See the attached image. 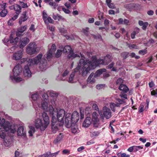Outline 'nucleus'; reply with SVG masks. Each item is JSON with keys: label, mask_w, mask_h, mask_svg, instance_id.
I'll list each match as a JSON object with an SVG mask.
<instances>
[{"label": "nucleus", "mask_w": 157, "mask_h": 157, "mask_svg": "<svg viewBox=\"0 0 157 157\" xmlns=\"http://www.w3.org/2000/svg\"><path fill=\"white\" fill-rule=\"evenodd\" d=\"M119 88L120 90L122 91L120 95L121 98H122V99L124 100V99H127V95L125 93L129 90L128 87L124 84H121Z\"/></svg>", "instance_id": "13"}, {"label": "nucleus", "mask_w": 157, "mask_h": 157, "mask_svg": "<svg viewBox=\"0 0 157 157\" xmlns=\"http://www.w3.org/2000/svg\"><path fill=\"white\" fill-rule=\"evenodd\" d=\"M112 57L111 55L109 54L107 55L104 58L105 64V65L108 64L112 60Z\"/></svg>", "instance_id": "28"}, {"label": "nucleus", "mask_w": 157, "mask_h": 157, "mask_svg": "<svg viewBox=\"0 0 157 157\" xmlns=\"http://www.w3.org/2000/svg\"><path fill=\"white\" fill-rule=\"evenodd\" d=\"M42 15L43 20L44 21L48 17L47 14L45 12V11H43Z\"/></svg>", "instance_id": "48"}, {"label": "nucleus", "mask_w": 157, "mask_h": 157, "mask_svg": "<svg viewBox=\"0 0 157 157\" xmlns=\"http://www.w3.org/2000/svg\"><path fill=\"white\" fill-rule=\"evenodd\" d=\"M83 64H82L81 65H80L79 62V63L78 64V67H77L76 68L74 69V71L73 72H75V74L77 75V73H78V71L79 70V72H80V71L82 72V75L83 76H85L86 75H83L82 74L83 71V66L84 65H83Z\"/></svg>", "instance_id": "22"}, {"label": "nucleus", "mask_w": 157, "mask_h": 157, "mask_svg": "<svg viewBox=\"0 0 157 157\" xmlns=\"http://www.w3.org/2000/svg\"><path fill=\"white\" fill-rule=\"evenodd\" d=\"M96 78H97L96 77H94V73H92L87 78V82L88 83H93L95 82Z\"/></svg>", "instance_id": "24"}, {"label": "nucleus", "mask_w": 157, "mask_h": 157, "mask_svg": "<svg viewBox=\"0 0 157 157\" xmlns=\"http://www.w3.org/2000/svg\"><path fill=\"white\" fill-rule=\"evenodd\" d=\"M24 107L23 105L21 104V103L18 101L16 102V104H13L12 108L15 110H18L20 109H22Z\"/></svg>", "instance_id": "27"}, {"label": "nucleus", "mask_w": 157, "mask_h": 157, "mask_svg": "<svg viewBox=\"0 0 157 157\" xmlns=\"http://www.w3.org/2000/svg\"><path fill=\"white\" fill-rule=\"evenodd\" d=\"M62 9L63 11V12H64L66 13L69 14L70 12V10H69L68 9H67L64 8L62 7Z\"/></svg>", "instance_id": "59"}, {"label": "nucleus", "mask_w": 157, "mask_h": 157, "mask_svg": "<svg viewBox=\"0 0 157 157\" xmlns=\"http://www.w3.org/2000/svg\"><path fill=\"white\" fill-rule=\"evenodd\" d=\"M71 115V122L72 123H76L78 122L79 119V115L78 112L76 111H74L73 112L72 114Z\"/></svg>", "instance_id": "18"}, {"label": "nucleus", "mask_w": 157, "mask_h": 157, "mask_svg": "<svg viewBox=\"0 0 157 157\" xmlns=\"http://www.w3.org/2000/svg\"><path fill=\"white\" fill-rule=\"evenodd\" d=\"M17 132L18 136H24L25 134V132L24 130V128L23 126H21L19 127L18 129Z\"/></svg>", "instance_id": "31"}, {"label": "nucleus", "mask_w": 157, "mask_h": 157, "mask_svg": "<svg viewBox=\"0 0 157 157\" xmlns=\"http://www.w3.org/2000/svg\"><path fill=\"white\" fill-rule=\"evenodd\" d=\"M147 52V50L146 49L140 50L139 51V54L142 55H144V54H146Z\"/></svg>", "instance_id": "53"}, {"label": "nucleus", "mask_w": 157, "mask_h": 157, "mask_svg": "<svg viewBox=\"0 0 157 157\" xmlns=\"http://www.w3.org/2000/svg\"><path fill=\"white\" fill-rule=\"evenodd\" d=\"M29 41V40L27 37L20 38V40L19 43L20 47L21 48H23Z\"/></svg>", "instance_id": "20"}, {"label": "nucleus", "mask_w": 157, "mask_h": 157, "mask_svg": "<svg viewBox=\"0 0 157 157\" xmlns=\"http://www.w3.org/2000/svg\"><path fill=\"white\" fill-rule=\"evenodd\" d=\"M89 29L88 27H86L85 29H83V32L87 36L88 35L89 33Z\"/></svg>", "instance_id": "46"}, {"label": "nucleus", "mask_w": 157, "mask_h": 157, "mask_svg": "<svg viewBox=\"0 0 157 157\" xmlns=\"http://www.w3.org/2000/svg\"><path fill=\"white\" fill-rule=\"evenodd\" d=\"M19 3L23 8H26L28 7L27 4L24 3L23 2H20Z\"/></svg>", "instance_id": "50"}, {"label": "nucleus", "mask_w": 157, "mask_h": 157, "mask_svg": "<svg viewBox=\"0 0 157 157\" xmlns=\"http://www.w3.org/2000/svg\"><path fill=\"white\" fill-rule=\"evenodd\" d=\"M23 75L26 78H30L32 76V73L28 66H25L23 70Z\"/></svg>", "instance_id": "19"}, {"label": "nucleus", "mask_w": 157, "mask_h": 157, "mask_svg": "<svg viewBox=\"0 0 157 157\" xmlns=\"http://www.w3.org/2000/svg\"><path fill=\"white\" fill-rule=\"evenodd\" d=\"M62 48H63V51L64 53H69L68 55V59L71 58L73 59L76 57H79V55L77 54H74L73 50H71V47L69 45H67L63 48L62 46Z\"/></svg>", "instance_id": "10"}, {"label": "nucleus", "mask_w": 157, "mask_h": 157, "mask_svg": "<svg viewBox=\"0 0 157 157\" xmlns=\"http://www.w3.org/2000/svg\"><path fill=\"white\" fill-rule=\"evenodd\" d=\"M91 118L87 117L83 123V126L85 127H88L90 125L92 122Z\"/></svg>", "instance_id": "26"}, {"label": "nucleus", "mask_w": 157, "mask_h": 157, "mask_svg": "<svg viewBox=\"0 0 157 157\" xmlns=\"http://www.w3.org/2000/svg\"><path fill=\"white\" fill-rule=\"evenodd\" d=\"M109 21L108 20L106 19L104 22V24L106 27H108L109 24Z\"/></svg>", "instance_id": "49"}, {"label": "nucleus", "mask_w": 157, "mask_h": 157, "mask_svg": "<svg viewBox=\"0 0 157 157\" xmlns=\"http://www.w3.org/2000/svg\"><path fill=\"white\" fill-rule=\"evenodd\" d=\"M26 11L23 12L19 18V23L20 25L23 22L25 21L28 19L29 17L26 15Z\"/></svg>", "instance_id": "25"}, {"label": "nucleus", "mask_w": 157, "mask_h": 157, "mask_svg": "<svg viewBox=\"0 0 157 157\" xmlns=\"http://www.w3.org/2000/svg\"><path fill=\"white\" fill-rule=\"evenodd\" d=\"M99 115L96 112H93L92 114V121L98 119V117Z\"/></svg>", "instance_id": "40"}, {"label": "nucleus", "mask_w": 157, "mask_h": 157, "mask_svg": "<svg viewBox=\"0 0 157 157\" xmlns=\"http://www.w3.org/2000/svg\"><path fill=\"white\" fill-rule=\"evenodd\" d=\"M78 77L77 75L75 74V72H72L67 81L69 83H74L77 82L78 80Z\"/></svg>", "instance_id": "17"}, {"label": "nucleus", "mask_w": 157, "mask_h": 157, "mask_svg": "<svg viewBox=\"0 0 157 157\" xmlns=\"http://www.w3.org/2000/svg\"><path fill=\"white\" fill-rule=\"evenodd\" d=\"M69 71L67 70H65L63 73L62 75V77H65L66 76H67V75Z\"/></svg>", "instance_id": "64"}, {"label": "nucleus", "mask_w": 157, "mask_h": 157, "mask_svg": "<svg viewBox=\"0 0 157 157\" xmlns=\"http://www.w3.org/2000/svg\"><path fill=\"white\" fill-rule=\"evenodd\" d=\"M43 121L40 118L36 119L35 121V126L37 128L39 129L41 131H44L47 128L49 124V118L47 114L44 112L42 114Z\"/></svg>", "instance_id": "5"}, {"label": "nucleus", "mask_w": 157, "mask_h": 157, "mask_svg": "<svg viewBox=\"0 0 157 157\" xmlns=\"http://www.w3.org/2000/svg\"><path fill=\"white\" fill-rule=\"evenodd\" d=\"M123 80L122 78H119L117 80L116 82V83L117 84L121 85V84L123 82Z\"/></svg>", "instance_id": "56"}, {"label": "nucleus", "mask_w": 157, "mask_h": 157, "mask_svg": "<svg viewBox=\"0 0 157 157\" xmlns=\"http://www.w3.org/2000/svg\"><path fill=\"white\" fill-rule=\"evenodd\" d=\"M130 56L132 57H135L136 59H139L140 57L139 56H136L135 53L134 52H132L131 53Z\"/></svg>", "instance_id": "61"}, {"label": "nucleus", "mask_w": 157, "mask_h": 157, "mask_svg": "<svg viewBox=\"0 0 157 157\" xmlns=\"http://www.w3.org/2000/svg\"><path fill=\"white\" fill-rule=\"evenodd\" d=\"M82 62V64L84 65L82 73L83 75H86L90 70L94 69L99 64L106 65L105 64L104 59L99 58L97 59L96 56H92L90 61L86 60V61L84 59H81L79 60L80 65H81Z\"/></svg>", "instance_id": "3"}, {"label": "nucleus", "mask_w": 157, "mask_h": 157, "mask_svg": "<svg viewBox=\"0 0 157 157\" xmlns=\"http://www.w3.org/2000/svg\"><path fill=\"white\" fill-rule=\"evenodd\" d=\"M30 130L29 131V135L30 136H33V134L34 132L35 129L34 127L31 126L30 127Z\"/></svg>", "instance_id": "38"}, {"label": "nucleus", "mask_w": 157, "mask_h": 157, "mask_svg": "<svg viewBox=\"0 0 157 157\" xmlns=\"http://www.w3.org/2000/svg\"><path fill=\"white\" fill-rule=\"evenodd\" d=\"M42 96L43 99L40 100V102L39 103H33L34 107L35 109L38 107L40 108L45 112L48 111L49 112V107H48L49 103L48 96L47 94L44 93Z\"/></svg>", "instance_id": "7"}, {"label": "nucleus", "mask_w": 157, "mask_h": 157, "mask_svg": "<svg viewBox=\"0 0 157 157\" xmlns=\"http://www.w3.org/2000/svg\"><path fill=\"white\" fill-rule=\"evenodd\" d=\"M139 24L141 26H142V28L144 30H146L147 26L148 25L147 22H144L142 21H139L138 22Z\"/></svg>", "instance_id": "32"}, {"label": "nucleus", "mask_w": 157, "mask_h": 157, "mask_svg": "<svg viewBox=\"0 0 157 157\" xmlns=\"http://www.w3.org/2000/svg\"><path fill=\"white\" fill-rule=\"evenodd\" d=\"M139 29H136V31H133L131 34V37L132 39H134L135 38V36L136 34L139 32Z\"/></svg>", "instance_id": "34"}, {"label": "nucleus", "mask_w": 157, "mask_h": 157, "mask_svg": "<svg viewBox=\"0 0 157 157\" xmlns=\"http://www.w3.org/2000/svg\"><path fill=\"white\" fill-rule=\"evenodd\" d=\"M56 49V47L55 44H53L51 49L46 54V58L48 60L51 59L52 57V55Z\"/></svg>", "instance_id": "16"}, {"label": "nucleus", "mask_w": 157, "mask_h": 157, "mask_svg": "<svg viewBox=\"0 0 157 157\" xmlns=\"http://www.w3.org/2000/svg\"><path fill=\"white\" fill-rule=\"evenodd\" d=\"M42 156H43L42 157H51L50 152H47L42 155Z\"/></svg>", "instance_id": "55"}, {"label": "nucleus", "mask_w": 157, "mask_h": 157, "mask_svg": "<svg viewBox=\"0 0 157 157\" xmlns=\"http://www.w3.org/2000/svg\"><path fill=\"white\" fill-rule=\"evenodd\" d=\"M143 148V146H133L134 151L136 152Z\"/></svg>", "instance_id": "36"}, {"label": "nucleus", "mask_w": 157, "mask_h": 157, "mask_svg": "<svg viewBox=\"0 0 157 157\" xmlns=\"http://www.w3.org/2000/svg\"><path fill=\"white\" fill-rule=\"evenodd\" d=\"M10 9L11 10L13 9L16 11L11 18L13 21L14 20L17 18L19 14L21 12V7L18 4H15L10 7Z\"/></svg>", "instance_id": "11"}, {"label": "nucleus", "mask_w": 157, "mask_h": 157, "mask_svg": "<svg viewBox=\"0 0 157 157\" xmlns=\"http://www.w3.org/2000/svg\"><path fill=\"white\" fill-rule=\"evenodd\" d=\"M62 51H63L60 49L58 50L55 54V57L57 58L59 57L62 54Z\"/></svg>", "instance_id": "44"}, {"label": "nucleus", "mask_w": 157, "mask_h": 157, "mask_svg": "<svg viewBox=\"0 0 157 157\" xmlns=\"http://www.w3.org/2000/svg\"><path fill=\"white\" fill-rule=\"evenodd\" d=\"M48 111L50 114L52 116L51 128L52 132L54 133L58 130L59 127L62 126L63 124L64 119H65L66 115L67 113L66 114L64 109L57 110L56 118L54 116L56 112L51 105H49Z\"/></svg>", "instance_id": "2"}, {"label": "nucleus", "mask_w": 157, "mask_h": 157, "mask_svg": "<svg viewBox=\"0 0 157 157\" xmlns=\"http://www.w3.org/2000/svg\"><path fill=\"white\" fill-rule=\"evenodd\" d=\"M94 18H90L88 19V22L89 23H92L94 22Z\"/></svg>", "instance_id": "60"}, {"label": "nucleus", "mask_w": 157, "mask_h": 157, "mask_svg": "<svg viewBox=\"0 0 157 157\" xmlns=\"http://www.w3.org/2000/svg\"><path fill=\"white\" fill-rule=\"evenodd\" d=\"M94 123V125L95 127H98L99 125V119L93 121Z\"/></svg>", "instance_id": "45"}, {"label": "nucleus", "mask_w": 157, "mask_h": 157, "mask_svg": "<svg viewBox=\"0 0 157 157\" xmlns=\"http://www.w3.org/2000/svg\"><path fill=\"white\" fill-rule=\"evenodd\" d=\"M117 100L118 103L111 102L110 104V107L112 110L113 112H115L117 108L120 106L121 104L125 103L126 102V101L123 99H118Z\"/></svg>", "instance_id": "15"}, {"label": "nucleus", "mask_w": 157, "mask_h": 157, "mask_svg": "<svg viewBox=\"0 0 157 157\" xmlns=\"http://www.w3.org/2000/svg\"><path fill=\"white\" fill-rule=\"evenodd\" d=\"M49 5L51 6H53L54 9H55L58 6V4L55 2H50L49 3Z\"/></svg>", "instance_id": "47"}, {"label": "nucleus", "mask_w": 157, "mask_h": 157, "mask_svg": "<svg viewBox=\"0 0 157 157\" xmlns=\"http://www.w3.org/2000/svg\"><path fill=\"white\" fill-rule=\"evenodd\" d=\"M52 17L55 20H58L59 21L61 19H62V17L58 14H56V15H55L53 14Z\"/></svg>", "instance_id": "37"}, {"label": "nucleus", "mask_w": 157, "mask_h": 157, "mask_svg": "<svg viewBox=\"0 0 157 157\" xmlns=\"http://www.w3.org/2000/svg\"><path fill=\"white\" fill-rule=\"evenodd\" d=\"M148 85L150 88H153L155 86V84L153 81H151L148 83Z\"/></svg>", "instance_id": "58"}, {"label": "nucleus", "mask_w": 157, "mask_h": 157, "mask_svg": "<svg viewBox=\"0 0 157 157\" xmlns=\"http://www.w3.org/2000/svg\"><path fill=\"white\" fill-rule=\"evenodd\" d=\"M90 136L91 137H94L98 136L100 133V131L95 130H92L90 131Z\"/></svg>", "instance_id": "29"}, {"label": "nucleus", "mask_w": 157, "mask_h": 157, "mask_svg": "<svg viewBox=\"0 0 157 157\" xmlns=\"http://www.w3.org/2000/svg\"><path fill=\"white\" fill-rule=\"evenodd\" d=\"M59 152V151H58L53 153H51L50 152V155H51V157H56V155L58 154Z\"/></svg>", "instance_id": "63"}, {"label": "nucleus", "mask_w": 157, "mask_h": 157, "mask_svg": "<svg viewBox=\"0 0 157 157\" xmlns=\"http://www.w3.org/2000/svg\"><path fill=\"white\" fill-rule=\"evenodd\" d=\"M31 98L33 100V103H39L40 101L39 95L37 93L33 94L31 96Z\"/></svg>", "instance_id": "23"}, {"label": "nucleus", "mask_w": 157, "mask_h": 157, "mask_svg": "<svg viewBox=\"0 0 157 157\" xmlns=\"http://www.w3.org/2000/svg\"><path fill=\"white\" fill-rule=\"evenodd\" d=\"M16 128H12L10 123L8 121H6L4 118L0 117V137L4 139L3 144L6 147H8L11 144L12 137L10 136H7L9 132L13 133L16 131Z\"/></svg>", "instance_id": "1"}, {"label": "nucleus", "mask_w": 157, "mask_h": 157, "mask_svg": "<svg viewBox=\"0 0 157 157\" xmlns=\"http://www.w3.org/2000/svg\"><path fill=\"white\" fill-rule=\"evenodd\" d=\"M22 68L20 64H17L14 67L13 70V74L10 75V78L13 82H19L22 81V78L20 75L22 72Z\"/></svg>", "instance_id": "8"}, {"label": "nucleus", "mask_w": 157, "mask_h": 157, "mask_svg": "<svg viewBox=\"0 0 157 157\" xmlns=\"http://www.w3.org/2000/svg\"><path fill=\"white\" fill-rule=\"evenodd\" d=\"M65 125L67 128L71 127V131L72 133L74 134L78 133L79 132V130L76 123H71V115L69 113H68L66 115L65 119Z\"/></svg>", "instance_id": "9"}, {"label": "nucleus", "mask_w": 157, "mask_h": 157, "mask_svg": "<svg viewBox=\"0 0 157 157\" xmlns=\"http://www.w3.org/2000/svg\"><path fill=\"white\" fill-rule=\"evenodd\" d=\"M48 92L50 96L52 97H56L58 95V94L57 92L53 91H48Z\"/></svg>", "instance_id": "35"}, {"label": "nucleus", "mask_w": 157, "mask_h": 157, "mask_svg": "<svg viewBox=\"0 0 157 157\" xmlns=\"http://www.w3.org/2000/svg\"><path fill=\"white\" fill-rule=\"evenodd\" d=\"M92 108L95 110L98 111L99 113H100L98 110V108L97 105L96 104H93L92 105Z\"/></svg>", "instance_id": "54"}, {"label": "nucleus", "mask_w": 157, "mask_h": 157, "mask_svg": "<svg viewBox=\"0 0 157 157\" xmlns=\"http://www.w3.org/2000/svg\"><path fill=\"white\" fill-rule=\"evenodd\" d=\"M26 25L19 27L17 30L18 32L16 33V37L15 35L11 34L9 39L8 38H5L3 40L4 43L7 46H9L10 44L17 42L19 40V35L21 33H23L26 29Z\"/></svg>", "instance_id": "6"}, {"label": "nucleus", "mask_w": 157, "mask_h": 157, "mask_svg": "<svg viewBox=\"0 0 157 157\" xmlns=\"http://www.w3.org/2000/svg\"><path fill=\"white\" fill-rule=\"evenodd\" d=\"M37 45L34 42L30 43L27 46L26 52L28 54L33 55L36 52Z\"/></svg>", "instance_id": "12"}, {"label": "nucleus", "mask_w": 157, "mask_h": 157, "mask_svg": "<svg viewBox=\"0 0 157 157\" xmlns=\"http://www.w3.org/2000/svg\"><path fill=\"white\" fill-rule=\"evenodd\" d=\"M6 3H4L2 4H0V10L5 9L6 7Z\"/></svg>", "instance_id": "51"}, {"label": "nucleus", "mask_w": 157, "mask_h": 157, "mask_svg": "<svg viewBox=\"0 0 157 157\" xmlns=\"http://www.w3.org/2000/svg\"><path fill=\"white\" fill-rule=\"evenodd\" d=\"M7 10L5 9L3 10H2L0 13V16L3 17H5L7 14Z\"/></svg>", "instance_id": "42"}, {"label": "nucleus", "mask_w": 157, "mask_h": 157, "mask_svg": "<svg viewBox=\"0 0 157 157\" xmlns=\"http://www.w3.org/2000/svg\"><path fill=\"white\" fill-rule=\"evenodd\" d=\"M23 53L21 50L18 51L14 53L13 54L12 59H13L17 60L21 59Z\"/></svg>", "instance_id": "21"}, {"label": "nucleus", "mask_w": 157, "mask_h": 157, "mask_svg": "<svg viewBox=\"0 0 157 157\" xmlns=\"http://www.w3.org/2000/svg\"><path fill=\"white\" fill-rule=\"evenodd\" d=\"M59 31L62 34H64L66 33L67 30L65 29L64 28H61L59 29Z\"/></svg>", "instance_id": "52"}, {"label": "nucleus", "mask_w": 157, "mask_h": 157, "mask_svg": "<svg viewBox=\"0 0 157 157\" xmlns=\"http://www.w3.org/2000/svg\"><path fill=\"white\" fill-rule=\"evenodd\" d=\"M127 45L130 49L138 48V47L136 44H128Z\"/></svg>", "instance_id": "39"}, {"label": "nucleus", "mask_w": 157, "mask_h": 157, "mask_svg": "<svg viewBox=\"0 0 157 157\" xmlns=\"http://www.w3.org/2000/svg\"><path fill=\"white\" fill-rule=\"evenodd\" d=\"M65 6L68 9H70L71 8V4L70 3L67 2L64 4Z\"/></svg>", "instance_id": "62"}, {"label": "nucleus", "mask_w": 157, "mask_h": 157, "mask_svg": "<svg viewBox=\"0 0 157 157\" xmlns=\"http://www.w3.org/2000/svg\"><path fill=\"white\" fill-rule=\"evenodd\" d=\"M63 138V135L61 133H59V134L58 136L56 138L55 140L54 141V143L55 144H56L57 143L61 141Z\"/></svg>", "instance_id": "33"}, {"label": "nucleus", "mask_w": 157, "mask_h": 157, "mask_svg": "<svg viewBox=\"0 0 157 157\" xmlns=\"http://www.w3.org/2000/svg\"><path fill=\"white\" fill-rule=\"evenodd\" d=\"M106 71V70L105 69H101L97 70L95 73L94 74V77H96L97 78L101 75L102 72H105Z\"/></svg>", "instance_id": "30"}, {"label": "nucleus", "mask_w": 157, "mask_h": 157, "mask_svg": "<svg viewBox=\"0 0 157 157\" xmlns=\"http://www.w3.org/2000/svg\"><path fill=\"white\" fill-rule=\"evenodd\" d=\"M45 23L46 24H48L49 23H52L53 20L50 17H48L44 21Z\"/></svg>", "instance_id": "41"}, {"label": "nucleus", "mask_w": 157, "mask_h": 157, "mask_svg": "<svg viewBox=\"0 0 157 157\" xmlns=\"http://www.w3.org/2000/svg\"><path fill=\"white\" fill-rule=\"evenodd\" d=\"M145 105V103L144 102L141 104L139 108V112L140 113L142 112L144 109V107Z\"/></svg>", "instance_id": "43"}, {"label": "nucleus", "mask_w": 157, "mask_h": 157, "mask_svg": "<svg viewBox=\"0 0 157 157\" xmlns=\"http://www.w3.org/2000/svg\"><path fill=\"white\" fill-rule=\"evenodd\" d=\"M102 114L101 115L102 117H105L106 119H109L112 117V112L110 109L106 106H104L102 110Z\"/></svg>", "instance_id": "14"}, {"label": "nucleus", "mask_w": 157, "mask_h": 157, "mask_svg": "<svg viewBox=\"0 0 157 157\" xmlns=\"http://www.w3.org/2000/svg\"><path fill=\"white\" fill-rule=\"evenodd\" d=\"M151 95H154L155 96H157V89L155 90H153L151 92Z\"/></svg>", "instance_id": "57"}, {"label": "nucleus", "mask_w": 157, "mask_h": 157, "mask_svg": "<svg viewBox=\"0 0 157 157\" xmlns=\"http://www.w3.org/2000/svg\"><path fill=\"white\" fill-rule=\"evenodd\" d=\"M42 54H39L37 56L33 58L29 59L28 61V65L30 67L36 66L39 63V68L42 71L45 70L48 66L47 64L46 60L42 58Z\"/></svg>", "instance_id": "4"}]
</instances>
